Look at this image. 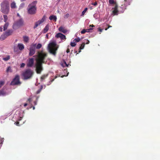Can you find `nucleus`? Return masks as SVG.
<instances>
[{"label":"nucleus","instance_id":"f257e3e1","mask_svg":"<svg viewBox=\"0 0 160 160\" xmlns=\"http://www.w3.org/2000/svg\"><path fill=\"white\" fill-rule=\"evenodd\" d=\"M47 53L42 51H38L37 56H34L33 57H37L36 58L35 64L36 70L37 73L40 74L43 70L42 64H46L45 59L47 56Z\"/></svg>","mask_w":160,"mask_h":160},{"label":"nucleus","instance_id":"f03ea898","mask_svg":"<svg viewBox=\"0 0 160 160\" xmlns=\"http://www.w3.org/2000/svg\"><path fill=\"white\" fill-rule=\"evenodd\" d=\"M1 11L3 13L5 14L8 13L9 11V2L5 0L2 2L0 4Z\"/></svg>","mask_w":160,"mask_h":160},{"label":"nucleus","instance_id":"7ed1b4c3","mask_svg":"<svg viewBox=\"0 0 160 160\" xmlns=\"http://www.w3.org/2000/svg\"><path fill=\"white\" fill-rule=\"evenodd\" d=\"M37 2V1H35L28 5V12L29 14L33 15L36 14L37 10L36 4Z\"/></svg>","mask_w":160,"mask_h":160},{"label":"nucleus","instance_id":"20e7f679","mask_svg":"<svg viewBox=\"0 0 160 160\" xmlns=\"http://www.w3.org/2000/svg\"><path fill=\"white\" fill-rule=\"evenodd\" d=\"M57 44L54 42L50 43L48 45V48L49 52L54 55L56 54V51L58 47H57Z\"/></svg>","mask_w":160,"mask_h":160},{"label":"nucleus","instance_id":"39448f33","mask_svg":"<svg viewBox=\"0 0 160 160\" xmlns=\"http://www.w3.org/2000/svg\"><path fill=\"white\" fill-rule=\"evenodd\" d=\"M33 74V71L30 69H28L23 72L22 75L24 79H28L30 78Z\"/></svg>","mask_w":160,"mask_h":160},{"label":"nucleus","instance_id":"423d86ee","mask_svg":"<svg viewBox=\"0 0 160 160\" xmlns=\"http://www.w3.org/2000/svg\"><path fill=\"white\" fill-rule=\"evenodd\" d=\"M19 75H16L10 83V85L12 86L20 85L21 83L20 81Z\"/></svg>","mask_w":160,"mask_h":160},{"label":"nucleus","instance_id":"0eeeda50","mask_svg":"<svg viewBox=\"0 0 160 160\" xmlns=\"http://www.w3.org/2000/svg\"><path fill=\"white\" fill-rule=\"evenodd\" d=\"M23 24V21L22 19H20L17 21L13 24L12 28L15 30L18 28L19 27L22 26Z\"/></svg>","mask_w":160,"mask_h":160},{"label":"nucleus","instance_id":"6e6552de","mask_svg":"<svg viewBox=\"0 0 160 160\" xmlns=\"http://www.w3.org/2000/svg\"><path fill=\"white\" fill-rule=\"evenodd\" d=\"M36 44L31 45L29 49V55L31 56L33 55L35 52Z\"/></svg>","mask_w":160,"mask_h":160},{"label":"nucleus","instance_id":"1a4fd4ad","mask_svg":"<svg viewBox=\"0 0 160 160\" xmlns=\"http://www.w3.org/2000/svg\"><path fill=\"white\" fill-rule=\"evenodd\" d=\"M46 19V16L45 15H44L42 18L40 20L36 22L35 23L34 26V28H36L38 25H40Z\"/></svg>","mask_w":160,"mask_h":160},{"label":"nucleus","instance_id":"9d476101","mask_svg":"<svg viewBox=\"0 0 160 160\" xmlns=\"http://www.w3.org/2000/svg\"><path fill=\"white\" fill-rule=\"evenodd\" d=\"M34 59L33 58H30L28 60L27 66L28 67H32L34 64Z\"/></svg>","mask_w":160,"mask_h":160},{"label":"nucleus","instance_id":"9b49d317","mask_svg":"<svg viewBox=\"0 0 160 160\" xmlns=\"http://www.w3.org/2000/svg\"><path fill=\"white\" fill-rule=\"evenodd\" d=\"M55 37L57 38H60L62 40H65L66 39L65 36L61 33H57Z\"/></svg>","mask_w":160,"mask_h":160},{"label":"nucleus","instance_id":"f8f14e48","mask_svg":"<svg viewBox=\"0 0 160 160\" xmlns=\"http://www.w3.org/2000/svg\"><path fill=\"white\" fill-rule=\"evenodd\" d=\"M13 32V30L12 29H8L4 33L8 37L12 35Z\"/></svg>","mask_w":160,"mask_h":160},{"label":"nucleus","instance_id":"ddd939ff","mask_svg":"<svg viewBox=\"0 0 160 160\" xmlns=\"http://www.w3.org/2000/svg\"><path fill=\"white\" fill-rule=\"evenodd\" d=\"M118 6L117 4H116L114 8V10L112 11V13L114 15H116L118 14Z\"/></svg>","mask_w":160,"mask_h":160},{"label":"nucleus","instance_id":"4468645a","mask_svg":"<svg viewBox=\"0 0 160 160\" xmlns=\"http://www.w3.org/2000/svg\"><path fill=\"white\" fill-rule=\"evenodd\" d=\"M58 30L60 32H62L64 33H65L68 31L66 29L64 28L62 26L60 27L59 28Z\"/></svg>","mask_w":160,"mask_h":160},{"label":"nucleus","instance_id":"2eb2a0df","mask_svg":"<svg viewBox=\"0 0 160 160\" xmlns=\"http://www.w3.org/2000/svg\"><path fill=\"white\" fill-rule=\"evenodd\" d=\"M48 74H44L42 75L40 78V81L42 82L48 76Z\"/></svg>","mask_w":160,"mask_h":160},{"label":"nucleus","instance_id":"dca6fc26","mask_svg":"<svg viewBox=\"0 0 160 160\" xmlns=\"http://www.w3.org/2000/svg\"><path fill=\"white\" fill-rule=\"evenodd\" d=\"M18 47L20 50H22L24 48V45L21 43H19L18 45Z\"/></svg>","mask_w":160,"mask_h":160},{"label":"nucleus","instance_id":"f3484780","mask_svg":"<svg viewBox=\"0 0 160 160\" xmlns=\"http://www.w3.org/2000/svg\"><path fill=\"white\" fill-rule=\"evenodd\" d=\"M8 37L4 33L2 34L0 37V40L1 41H3L5 40L6 38Z\"/></svg>","mask_w":160,"mask_h":160},{"label":"nucleus","instance_id":"a211bd4d","mask_svg":"<svg viewBox=\"0 0 160 160\" xmlns=\"http://www.w3.org/2000/svg\"><path fill=\"white\" fill-rule=\"evenodd\" d=\"M49 19L50 20H53L55 21V22H56V21L57 18L56 16L52 15L49 17Z\"/></svg>","mask_w":160,"mask_h":160},{"label":"nucleus","instance_id":"6ab92c4d","mask_svg":"<svg viewBox=\"0 0 160 160\" xmlns=\"http://www.w3.org/2000/svg\"><path fill=\"white\" fill-rule=\"evenodd\" d=\"M49 26L48 24H47L43 29V32L44 33H46L49 29Z\"/></svg>","mask_w":160,"mask_h":160},{"label":"nucleus","instance_id":"aec40b11","mask_svg":"<svg viewBox=\"0 0 160 160\" xmlns=\"http://www.w3.org/2000/svg\"><path fill=\"white\" fill-rule=\"evenodd\" d=\"M85 44L84 43H82L81 45V46L79 47V50L78 53H77V54H78L80 53L81 52V50L84 47Z\"/></svg>","mask_w":160,"mask_h":160},{"label":"nucleus","instance_id":"412c9836","mask_svg":"<svg viewBox=\"0 0 160 160\" xmlns=\"http://www.w3.org/2000/svg\"><path fill=\"white\" fill-rule=\"evenodd\" d=\"M9 25V23L8 22H6L3 26V31H5L7 29Z\"/></svg>","mask_w":160,"mask_h":160},{"label":"nucleus","instance_id":"4be33fe9","mask_svg":"<svg viewBox=\"0 0 160 160\" xmlns=\"http://www.w3.org/2000/svg\"><path fill=\"white\" fill-rule=\"evenodd\" d=\"M11 7L12 8H16V3L14 2H13L11 4Z\"/></svg>","mask_w":160,"mask_h":160},{"label":"nucleus","instance_id":"5701e85b","mask_svg":"<svg viewBox=\"0 0 160 160\" xmlns=\"http://www.w3.org/2000/svg\"><path fill=\"white\" fill-rule=\"evenodd\" d=\"M6 94V92L3 90H0V96H5Z\"/></svg>","mask_w":160,"mask_h":160},{"label":"nucleus","instance_id":"b1692460","mask_svg":"<svg viewBox=\"0 0 160 160\" xmlns=\"http://www.w3.org/2000/svg\"><path fill=\"white\" fill-rule=\"evenodd\" d=\"M24 41L25 42H28L29 40V38L27 36H23V37Z\"/></svg>","mask_w":160,"mask_h":160},{"label":"nucleus","instance_id":"393cba45","mask_svg":"<svg viewBox=\"0 0 160 160\" xmlns=\"http://www.w3.org/2000/svg\"><path fill=\"white\" fill-rule=\"evenodd\" d=\"M10 59V56L8 55L6 57L3 58V60L5 61H7Z\"/></svg>","mask_w":160,"mask_h":160},{"label":"nucleus","instance_id":"a878e982","mask_svg":"<svg viewBox=\"0 0 160 160\" xmlns=\"http://www.w3.org/2000/svg\"><path fill=\"white\" fill-rule=\"evenodd\" d=\"M3 17L4 18V21L5 22H7V21L8 20V16L7 15H3Z\"/></svg>","mask_w":160,"mask_h":160},{"label":"nucleus","instance_id":"bb28decb","mask_svg":"<svg viewBox=\"0 0 160 160\" xmlns=\"http://www.w3.org/2000/svg\"><path fill=\"white\" fill-rule=\"evenodd\" d=\"M43 88V86L42 85H41L40 86V88L39 89L37 92L36 93L37 94H38L42 90V89Z\"/></svg>","mask_w":160,"mask_h":160},{"label":"nucleus","instance_id":"cd10ccee","mask_svg":"<svg viewBox=\"0 0 160 160\" xmlns=\"http://www.w3.org/2000/svg\"><path fill=\"white\" fill-rule=\"evenodd\" d=\"M109 2L110 4H117L114 0H109Z\"/></svg>","mask_w":160,"mask_h":160},{"label":"nucleus","instance_id":"c85d7f7f","mask_svg":"<svg viewBox=\"0 0 160 160\" xmlns=\"http://www.w3.org/2000/svg\"><path fill=\"white\" fill-rule=\"evenodd\" d=\"M87 9H88L87 8H85L84 10L82 12V14H81L82 16H83L84 15L85 13L87 11Z\"/></svg>","mask_w":160,"mask_h":160},{"label":"nucleus","instance_id":"c756f323","mask_svg":"<svg viewBox=\"0 0 160 160\" xmlns=\"http://www.w3.org/2000/svg\"><path fill=\"white\" fill-rule=\"evenodd\" d=\"M42 46V45L41 44L38 43L36 47V48L37 49H39L40 48H41Z\"/></svg>","mask_w":160,"mask_h":160},{"label":"nucleus","instance_id":"7c9ffc66","mask_svg":"<svg viewBox=\"0 0 160 160\" xmlns=\"http://www.w3.org/2000/svg\"><path fill=\"white\" fill-rule=\"evenodd\" d=\"M6 72H11V68L10 67H8L6 70Z\"/></svg>","mask_w":160,"mask_h":160},{"label":"nucleus","instance_id":"2f4dec72","mask_svg":"<svg viewBox=\"0 0 160 160\" xmlns=\"http://www.w3.org/2000/svg\"><path fill=\"white\" fill-rule=\"evenodd\" d=\"M75 42H71L70 43V45L72 47H75L76 45V44L75 43Z\"/></svg>","mask_w":160,"mask_h":160},{"label":"nucleus","instance_id":"473e14b6","mask_svg":"<svg viewBox=\"0 0 160 160\" xmlns=\"http://www.w3.org/2000/svg\"><path fill=\"white\" fill-rule=\"evenodd\" d=\"M69 14H68V13H67V14L66 15H64V18H68L69 17Z\"/></svg>","mask_w":160,"mask_h":160},{"label":"nucleus","instance_id":"72a5a7b5","mask_svg":"<svg viewBox=\"0 0 160 160\" xmlns=\"http://www.w3.org/2000/svg\"><path fill=\"white\" fill-rule=\"evenodd\" d=\"M80 40V39L79 38H75L74 40V41H75V42H79Z\"/></svg>","mask_w":160,"mask_h":160},{"label":"nucleus","instance_id":"f704fd0d","mask_svg":"<svg viewBox=\"0 0 160 160\" xmlns=\"http://www.w3.org/2000/svg\"><path fill=\"white\" fill-rule=\"evenodd\" d=\"M4 82L3 81H0V88L4 84Z\"/></svg>","mask_w":160,"mask_h":160},{"label":"nucleus","instance_id":"c9c22d12","mask_svg":"<svg viewBox=\"0 0 160 160\" xmlns=\"http://www.w3.org/2000/svg\"><path fill=\"white\" fill-rule=\"evenodd\" d=\"M87 32V30L85 29H83L81 32V33L82 34H84L85 33Z\"/></svg>","mask_w":160,"mask_h":160},{"label":"nucleus","instance_id":"e433bc0d","mask_svg":"<svg viewBox=\"0 0 160 160\" xmlns=\"http://www.w3.org/2000/svg\"><path fill=\"white\" fill-rule=\"evenodd\" d=\"M54 79H55V78H54V79H52V80H51V81L49 82V83L47 85H50L51 84V83L54 80Z\"/></svg>","mask_w":160,"mask_h":160},{"label":"nucleus","instance_id":"4c0bfd02","mask_svg":"<svg viewBox=\"0 0 160 160\" xmlns=\"http://www.w3.org/2000/svg\"><path fill=\"white\" fill-rule=\"evenodd\" d=\"M19 122L18 121L15 122L14 123V124H16L17 126H19Z\"/></svg>","mask_w":160,"mask_h":160},{"label":"nucleus","instance_id":"58836bf2","mask_svg":"<svg viewBox=\"0 0 160 160\" xmlns=\"http://www.w3.org/2000/svg\"><path fill=\"white\" fill-rule=\"evenodd\" d=\"M25 66V64L23 63H22L21 64L20 67H21V68H23Z\"/></svg>","mask_w":160,"mask_h":160},{"label":"nucleus","instance_id":"ea45409f","mask_svg":"<svg viewBox=\"0 0 160 160\" xmlns=\"http://www.w3.org/2000/svg\"><path fill=\"white\" fill-rule=\"evenodd\" d=\"M103 29H101L100 28H98V31L101 32H102Z\"/></svg>","mask_w":160,"mask_h":160},{"label":"nucleus","instance_id":"a19ab883","mask_svg":"<svg viewBox=\"0 0 160 160\" xmlns=\"http://www.w3.org/2000/svg\"><path fill=\"white\" fill-rule=\"evenodd\" d=\"M92 4L94 6H96L97 5V2H95L94 3H92Z\"/></svg>","mask_w":160,"mask_h":160},{"label":"nucleus","instance_id":"79ce46f5","mask_svg":"<svg viewBox=\"0 0 160 160\" xmlns=\"http://www.w3.org/2000/svg\"><path fill=\"white\" fill-rule=\"evenodd\" d=\"M112 27V26H111L110 25H108V28H105V30H107L108 28H109L110 27Z\"/></svg>","mask_w":160,"mask_h":160},{"label":"nucleus","instance_id":"37998d69","mask_svg":"<svg viewBox=\"0 0 160 160\" xmlns=\"http://www.w3.org/2000/svg\"><path fill=\"white\" fill-rule=\"evenodd\" d=\"M32 101L31 98H29L28 99V101L29 102H30Z\"/></svg>","mask_w":160,"mask_h":160},{"label":"nucleus","instance_id":"c03bdc74","mask_svg":"<svg viewBox=\"0 0 160 160\" xmlns=\"http://www.w3.org/2000/svg\"><path fill=\"white\" fill-rule=\"evenodd\" d=\"M66 52L67 53H68L70 52V50H69V49L68 48L67 49Z\"/></svg>","mask_w":160,"mask_h":160},{"label":"nucleus","instance_id":"a18cd8bd","mask_svg":"<svg viewBox=\"0 0 160 160\" xmlns=\"http://www.w3.org/2000/svg\"><path fill=\"white\" fill-rule=\"evenodd\" d=\"M64 63L65 64V65L67 67H68L69 64H67L66 62H64Z\"/></svg>","mask_w":160,"mask_h":160},{"label":"nucleus","instance_id":"49530a36","mask_svg":"<svg viewBox=\"0 0 160 160\" xmlns=\"http://www.w3.org/2000/svg\"><path fill=\"white\" fill-rule=\"evenodd\" d=\"M22 117H20V118L18 120V122L20 121L21 120H22Z\"/></svg>","mask_w":160,"mask_h":160},{"label":"nucleus","instance_id":"de8ad7c7","mask_svg":"<svg viewBox=\"0 0 160 160\" xmlns=\"http://www.w3.org/2000/svg\"><path fill=\"white\" fill-rule=\"evenodd\" d=\"M0 31L2 32V27H0Z\"/></svg>","mask_w":160,"mask_h":160},{"label":"nucleus","instance_id":"09e8293b","mask_svg":"<svg viewBox=\"0 0 160 160\" xmlns=\"http://www.w3.org/2000/svg\"><path fill=\"white\" fill-rule=\"evenodd\" d=\"M89 43V41L88 40H87V42L86 43V44H88Z\"/></svg>","mask_w":160,"mask_h":160},{"label":"nucleus","instance_id":"8fccbe9b","mask_svg":"<svg viewBox=\"0 0 160 160\" xmlns=\"http://www.w3.org/2000/svg\"><path fill=\"white\" fill-rule=\"evenodd\" d=\"M27 103H25L24 104V107H26V106H27Z\"/></svg>","mask_w":160,"mask_h":160},{"label":"nucleus","instance_id":"3c124183","mask_svg":"<svg viewBox=\"0 0 160 160\" xmlns=\"http://www.w3.org/2000/svg\"><path fill=\"white\" fill-rule=\"evenodd\" d=\"M92 29V28H90L89 29H87V30H88V31H90V30H91Z\"/></svg>","mask_w":160,"mask_h":160},{"label":"nucleus","instance_id":"603ef678","mask_svg":"<svg viewBox=\"0 0 160 160\" xmlns=\"http://www.w3.org/2000/svg\"><path fill=\"white\" fill-rule=\"evenodd\" d=\"M89 27H94V26L93 25H91L89 26Z\"/></svg>","mask_w":160,"mask_h":160},{"label":"nucleus","instance_id":"864d4df0","mask_svg":"<svg viewBox=\"0 0 160 160\" xmlns=\"http://www.w3.org/2000/svg\"><path fill=\"white\" fill-rule=\"evenodd\" d=\"M34 103L35 105H36L37 104L36 102V101H34Z\"/></svg>","mask_w":160,"mask_h":160},{"label":"nucleus","instance_id":"5fc2aeb1","mask_svg":"<svg viewBox=\"0 0 160 160\" xmlns=\"http://www.w3.org/2000/svg\"><path fill=\"white\" fill-rule=\"evenodd\" d=\"M26 0H20L21 2H23V1H25Z\"/></svg>","mask_w":160,"mask_h":160},{"label":"nucleus","instance_id":"6e6d98bb","mask_svg":"<svg viewBox=\"0 0 160 160\" xmlns=\"http://www.w3.org/2000/svg\"><path fill=\"white\" fill-rule=\"evenodd\" d=\"M86 30H87V32H89V31L87 30V29H86Z\"/></svg>","mask_w":160,"mask_h":160},{"label":"nucleus","instance_id":"4d7b16f0","mask_svg":"<svg viewBox=\"0 0 160 160\" xmlns=\"http://www.w3.org/2000/svg\"><path fill=\"white\" fill-rule=\"evenodd\" d=\"M46 37H48V34H47L46 35Z\"/></svg>","mask_w":160,"mask_h":160},{"label":"nucleus","instance_id":"13d9d810","mask_svg":"<svg viewBox=\"0 0 160 160\" xmlns=\"http://www.w3.org/2000/svg\"><path fill=\"white\" fill-rule=\"evenodd\" d=\"M57 78V76H55V78Z\"/></svg>","mask_w":160,"mask_h":160},{"label":"nucleus","instance_id":"bf43d9fd","mask_svg":"<svg viewBox=\"0 0 160 160\" xmlns=\"http://www.w3.org/2000/svg\"><path fill=\"white\" fill-rule=\"evenodd\" d=\"M34 108H35V107H33V109H34Z\"/></svg>","mask_w":160,"mask_h":160},{"label":"nucleus","instance_id":"052dcab7","mask_svg":"<svg viewBox=\"0 0 160 160\" xmlns=\"http://www.w3.org/2000/svg\"><path fill=\"white\" fill-rule=\"evenodd\" d=\"M58 12H59V11L58 10Z\"/></svg>","mask_w":160,"mask_h":160}]
</instances>
